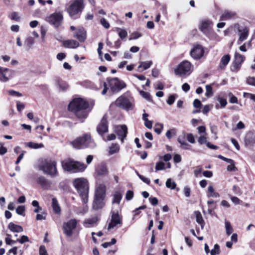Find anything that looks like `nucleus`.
<instances>
[{
	"label": "nucleus",
	"instance_id": "nucleus-30",
	"mask_svg": "<svg viewBox=\"0 0 255 255\" xmlns=\"http://www.w3.org/2000/svg\"><path fill=\"white\" fill-rule=\"evenodd\" d=\"M97 221V218L94 217L90 219L85 220L83 223L84 226L86 228H89L91 226L96 223Z\"/></svg>",
	"mask_w": 255,
	"mask_h": 255
},
{
	"label": "nucleus",
	"instance_id": "nucleus-17",
	"mask_svg": "<svg viewBox=\"0 0 255 255\" xmlns=\"http://www.w3.org/2000/svg\"><path fill=\"white\" fill-rule=\"evenodd\" d=\"M115 131L119 136V138L121 139L122 142H124V138L126 137L128 133V129L125 125L118 126L115 128Z\"/></svg>",
	"mask_w": 255,
	"mask_h": 255
},
{
	"label": "nucleus",
	"instance_id": "nucleus-56",
	"mask_svg": "<svg viewBox=\"0 0 255 255\" xmlns=\"http://www.w3.org/2000/svg\"><path fill=\"white\" fill-rule=\"evenodd\" d=\"M198 142L200 144H207V142H208L207 137L204 135L200 136L198 139Z\"/></svg>",
	"mask_w": 255,
	"mask_h": 255
},
{
	"label": "nucleus",
	"instance_id": "nucleus-21",
	"mask_svg": "<svg viewBox=\"0 0 255 255\" xmlns=\"http://www.w3.org/2000/svg\"><path fill=\"white\" fill-rule=\"evenodd\" d=\"M63 45L65 48L74 49L79 46V43L75 40L69 39L64 41Z\"/></svg>",
	"mask_w": 255,
	"mask_h": 255
},
{
	"label": "nucleus",
	"instance_id": "nucleus-53",
	"mask_svg": "<svg viewBox=\"0 0 255 255\" xmlns=\"http://www.w3.org/2000/svg\"><path fill=\"white\" fill-rule=\"evenodd\" d=\"M10 18L12 20H15V21H19L20 19V17L19 16V14L16 12H13L11 13L10 15Z\"/></svg>",
	"mask_w": 255,
	"mask_h": 255
},
{
	"label": "nucleus",
	"instance_id": "nucleus-46",
	"mask_svg": "<svg viewBox=\"0 0 255 255\" xmlns=\"http://www.w3.org/2000/svg\"><path fill=\"white\" fill-rule=\"evenodd\" d=\"M25 211V207L23 206H19L16 209V212L19 215L24 216V212Z\"/></svg>",
	"mask_w": 255,
	"mask_h": 255
},
{
	"label": "nucleus",
	"instance_id": "nucleus-45",
	"mask_svg": "<svg viewBox=\"0 0 255 255\" xmlns=\"http://www.w3.org/2000/svg\"><path fill=\"white\" fill-rule=\"evenodd\" d=\"M211 255H216L220 253V248L218 245L215 244L214 249H212L210 252Z\"/></svg>",
	"mask_w": 255,
	"mask_h": 255
},
{
	"label": "nucleus",
	"instance_id": "nucleus-49",
	"mask_svg": "<svg viewBox=\"0 0 255 255\" xmlns=\"http://www.w3.org/2000/svg\"><path fill=\"white\" fill-rule=\"evenodd\" d=\"M165 168V164L163 162H158L156 163L155 166L156 171L161 170L164 169Z\"/></svg>",
	"mask_w": 255,
	"mask_h": 255
},
{
	"label": "nucleus",
	"instance_id": "nucleus-5",
	"mask_svg": "<svg viewBox=\"0 0 255 255\" xmlns=\"http://www.w3.org/2000/svg\"><path fill=\"white\" fill-rule=\"evenodd\" d=\"M83 8V0H75L67 8V11L71 18L76 19L80 16Z\"/></svg>",
	"mask_w": 255,
	"mask_h": 255
},
{
	"label": "nucleus",
	"instance_id": "nucleus-7",
	"mask_svg": "<svg viewBox=\"0 0 255 255\" xmlns=\"http://www.w3.org/2000/svg\"><path fill=\"white\" fill-rule=\"evenodd\" d=\"M191 72V64L187 60L181 62L174 70L175 74L180 76L189 75Z\"/></svg>",
	"mask_w": 255,
	"mask_h": 255
},
{
	"label": "nucleus",
	"instance_id": "nucleus-12",
	"mask_svg": "<svg viewBox=\"0 0 255 255\" xmlns=\"http://www.w3.org/2000/svg\"><path fill=\"white\" fill-rule=\"evenodd\" d=\"M115 105L127 111L132 110L133 108L132 102L125 95L119 97L116 100Z\"/></svg>",
	"mask_w": 255,
	"mask_h": 255
},
{
	"label": "nucleus",
	"instance_id": "nucleus-60",
	"mask_svg": "<svg viewBox=\"0 0 255 255\" xmlns=\"http://www.w3.org/2000/svg\"><path fill=\"white\" fill-rule=\"evenodd\" d=\"M46 213L42 212L41 214H38L36 215V219L37 220H45L46 219Z\"/></svg>",
	"mask_w": 255,
	"mask_h": 255
},
{
	"label": "nucleus",
	"instance_id": "nucleus-1",
	"mask_svg": "<svg viewBox=\"0 0 255 255\" xmlns=\"http://www.w3.org/2000/svg\"><path fill=\"white\" fill-rule=\"evenodd\" d=\"M89 104L81 98L73 100L68 105L69 111L74 113L79 119H85L87 117L91 109L88 110Z\"/></svg>",
	"mask_w": 255,
	"mask_h": 255
},
{
	"label": "nucleus",
	"instance_id": "nucleus-31",
	"mask_svg": "<svg viewBox=\"0 0 255 255\" xmlns=\"http://www.w3.org/2000/svg\"><path fill=\"white\" fill-rule=\"evenodd\" d=\"M217 100L219 101L220 105H219L218 104H217L215 106V108L217 110H218V109H219L220 108H224L227 105V101L226 99L219 96L217 98Z\"/></svg>",
	"mask_w": 255,
	"mask_h": 255
},
{
	"label": "nucleus",
	"instance_id": "nucleus-42",
	"mask_svg": "<svg viewBox=\"0 0 255 255\" xmlns=\"http://www.w3.org/2000/svg\"><path fill=\"white\" fill-rule=\"evenodd\" d=\"M163 125L162 124L156 123L155 125L154 131L157 134H160L163 129Z\"/></svg>",
	"mask_w": 255,
	"mask_h": 255
},
{
	"label": "nucleus",
	"instance_id": "nucleus-20",
	"mask_svg": "<svg viewBox=\"0 0 255 255\" xmlns=\"http://www.w3.org/2000/svg\"><path fill=\"white\" fill-rule=\"evenodd\" d=\"M106 185L99 184L97 185L95 191V196L105 198L106 195Z\"/></svg>",
	"mask_w": 255,
	"mask_h": 255
},
{
	"label": "nucleus",
	"instance_id": "nucleus-9",
	"mask_svg": "<svg viewBox=\"0 0 255 255\" xmlns=\"http://www.w3.org/2000/svg\"><path fill=\"white\" fill-rule=\"evenodd\" d=\"M78 221L76 219H70L63 225L64 233L66 236L71 237L76 229Z\"/></svg>",
	"mask_w": 255,
	"mask_h": 255
},
{
	"label": "nucleus",
	"instance_id": "nucleus-29",
	"mask_svg": "<svg viewBox=\"0 0 255 255\" xmlns=\"http://www.w3.org/2000/svg\"><path fill=\"white\" fill-rule=\"evenodd\" d=\"M52 207L54 212L57 214L61 213V208L56 198H53L52 200Z\"/></svg>",
	"mask_w": 255,
	"mask_h": 255
},
{
	"label": "nucleus",
	"instance_id": "nucleus-6",
	"mask_svg": "<svg viewBox=\"0 0 255 255\" xmlns=\"http://www.w3.org/2000/svg\"><path fill=\"white\" fill-rule=\"evenodd\" d=\"M107 80L109 84L110 90L113 93L119 92L127 86L126 84L123 80H121L117 77L108 78Z\"/></svg>",
	"mask_w": 255,
	"mask_h": 255
},
{
	"label": "nucleus",
	"instance_id": "nucleus-54",
	"mask_svg": "<svg viewBox=\"0 0 255 255\" xmlns=\"http://www.w3.org/2000/svg\"><path fill=\"white\" fill-rule=\"evenodd\" d=\"M247 83L252 86H255V77H249L247 79Z\"/></svg>",
	"mask_w": 255,
	"mask_h": 255
},
{
	"label": "nucleus",
	"instance_id": "nucleus-47",
	"mask_svg": "<svg viewBox=\"0 0 255 255\" xmlns=\"http://www.w3.org/2000/svg\"><path fill=\"white\" fill-rule=\"evenodd\" d=\"M118 29L120 30L119 32V35L120 37L122 39L125 38L128 35L127 31L125 29H122L120 28H119Z\"/></svg>",
	"mask_w": 255,
	"mask_h": 255
},
{
	"label": "nucleus",
	"instance_id": "nucleus-38",
	"mask_svg": "<svg viewBox=\"0 0 255 255\" xmlns=\"http://www.w3.org/2000/svg\"><path fill=\"white\" fill-rule=\"evenodd\" d=\"M152 64V62L151 61L141 62H140V65L138 66V68L143 67V70H145L148 69Z\"/></svg>",
	"mask_w": 255,
	"mask_h": 255
},
{
	"label": "nucleus",
	"instance_id": "nucleus-13",
	"mask_svg": "<svg viewBox=\"0 0 255 255\" xmlns=\"http://www.w3.org/2000/svg\"><path fill=\"white\" fill-rule=\"evenodd\" d=\"M235 28L237 30L239 36L237 43L241 44L242 42L246 40L248 37L249 29L246 26H241L239 24H235Z\"/></svg>",
	"mask_w": 255,
	"mask_h": 255
},
{
	"label": "nucleus",
	"instance_id": "nucleus-64",
	"mask_svg": "<svg viewBox=\"0 0 255 255\" xmlns=\"http://www.w3.org/2000/svg\"><path fill=\"white\" fill-rule=\"evenodd\" d=\"M8 93L9 95H12V96H17V97H20V96H22V94L18 92H17V91H15L14 90H9L8 91Z\"/></svg>",
	"mask_w": 255,
	"mask_h": 255
},
{
	"label": "nucleus",
	"instance_id": "nucleus-23",
	"mask_svg": "<svg viewBox=\"0 0 255 255\" xmlns=\"http://www.w3.org/2000/svg\"><path fill=\"white\" fill-rule=\"evenodd\" d=\"M104 197H96L93 202V208L96 210L102 208L104 206Z\"/></svg>",
	"mask_w": 255,
	"mask_h": 255
},
{
	"label": "nucleus",
	"instance_id": "nucleus-19",
	"mask_svg": "<svg viewBox=\"0 0 255 255\" xmlns=\"http://www.w3.org/2000/svg\"><path fill=\"white\" fill-rule=\"evenodd\" d=\"M95 173L97 176H104L108 174L107 166L104 164L98 165L96 168Z\"/></svg>",
	"mask_w": 255,
	"mask_h": 255
},
{
	"label": "nucleus",
	"instance_id": "nucleus-55",
	"mask_svg": "<svg viewBox=\"0 0 255 255\" xmlns=\"http://www.w3.org/2000/svg\"><path fill=\"white\" fill-rule=\"evenodd\" d=\"M100 22L101 24L106 28H109L110 27V24L108 21L105 18H102L101 19Z\"/></svg>",
	"mask_w": 255,
	"mask_h": 255
},
{
	"label": "nucleus",
	"instance_id": "nucleus-61",
	"mask_svg": "<svg viewBox=\"0 0 255 255\" xmlns=\"http://www.w3.org/2000/svg\"><path fill=\"white\" fill-rule=\"evenodd\" d=\"M133 196V192L132 191L128 190L127 192L126 198L127 200H130Z\"/></svg>",
	"mask_w": 255,
	"mask_h": 255
},
{
	"label": "nucleus",
	"instance_id": "nucleus-33",
	"mask_svg": "<svg viewBox=\"0 0 255 255\" xmlns=\"http://www.w3.org/2000/svg\"><path fill=\"white\" fill-rule=\"evenodd\" d=\"M207 196L209 197L218 198L220 195L218 193L215 192L213 187L212 186H209L208 188Z\"/></svg>",
	"mask_w": 255,
	"mask_h": 255
},
{
	"label": "nucleus",
	"instance_id": "nucleus-39",
	"mask_svg": "<svg viewBox=\"0 0 255 255\" xmlns=\"http://www.w3.org/2000/svg\"><path fill=\"white\" fill-rule=\"evenodd\" d=\"M178 142L184 147L187 149H189V144L185 141L183 137H179L177 139Z\"/></svg>",
	"mask_w": 255,
	"mask_h": 255
},
{
	"label": "nucleus",
	"instance_id": "nucleus-11",
	"mask_svg": "<svg viewBox=\"0 0 255 255\" xmlns=\"http://www.w3.org/2000/svg\"><path fill=\"white\" fill-rule=\"evenodd\" d=\"M63 19L62 12H55L46 18V20L55 27H59Z\"/></svg>",
	"mask_w": 255,
	"mask_h": 255
},
{
	"label": "nucleus",
	"instance_id": "nucleus-27",
	"mask_svg": "<svg viewBox=\"0 0 255 255\" xmlns=\"http://www.w3.org/2000/svg\"><path fill=\"white\" fill-rule=\"evenodd\" d=\"M8 229L13 232L20 233L23 232V228L19 225L10 223L8 226Z\"/></svg>",
	"mask_w": 255,
	"mask_h": 255
},
{
	"label": "nucleus",
	"instance_id": "nucleus-24",
	"mask_svg": "<svg viewBox=\"0 0 255 255\" xmlns=\"http://www.w3.org/2000/svg\"><path fill=\"white\" fill-rule=\"evenodd\" d=\"M34 42L35 40L32 37L29 36L27 37L24 42L23 48L26 51L29 50L32 48Z\"/></svg>",
	"mask_w": 255,
	"mask_h": 255
},
{
	"label": "nucleus",
	"instance_id": "nucleus-8",
	"mask_svg": "<svg viewBox=\"0 0 255 255\" xmlns=\"http://www.w3.org/2000/svg\"><path fill=\"white\" fill-rule=\"evenodd\" d=\"M56 165V163L54 161H46L40 167V169L42 170L46 174H49L51 176H54L57 173Z\"/></svg>",
	"mask_w": 255,
	"mask_h": 255
},
{
	"label": "nucleus",
	"instance_id": "nucleus-16",
	"mask_svg": "<svg viewBox=\"0 0 255 255\" xmlns=\"http://www.w3.org/2000/svg\"><path fill=\"white\" fill-rule=\"evenodd\" d=\"M97 130L100 135H102L108 131V126L106 115H104L102 118L100 124L97 127Z\"/></svg>",
	"mask_w": 255,
	"mask_h": 255
},
{
	"label": "nucleus",
	"instance_id": "nucleus-63",
	"mask_svg": "<svg viewBox=\"0 0 255 255\" xmlns=\"http://www.w3.org/2000/svg\"><path fill=\"white\" fill-rule=\"evenodd\" d=\"M39 255H48L45 247L44 246H41L39 248Z\"/></svg>",
	"mask_w": 255,
	"mask_h": 255
},
{
	"label": "nucleus",
	"instance_id": "nucleus-4",
	"mask_svg": "<svg viewBox=\"0 0 255 255\" xmlns=\"http://www.w3.org/2000/svg\"><path fill=\"white\" fill-rule=\"evenodd\" d=\"M73 147L76 149L85 148H93L96 146L95 142L91 139L90 135L86 134L79 137L71 142Z\"/></svg>",
	"mask_w": 255,
	"mask_h": 255
},
{
	"label": "nucleus",
	"instance_id": "nucleus-3",
	"mask_svg": "<svg viewBox=\"0 0 255 255\" xmlns=\"http://www.w3.org/2000/svg\"><path fill=\"white\" fill-rule=\"evenodd\" d=\"M61 164L64 171L71 173L82 172L87 168V166L84 163L74 161L70 158L63 160Z\"/></svg>",
	"mask_w": 255,
	"mask_h": 255
},
{
	"label": "nucleus",
	"instance_id": "nucleus-2",
	"mask_svg": "<svg viewBox=\"0 0 255 255\" xmlns=\"http://www.w3.org/2000/svg\"><path fill=\"white\" fill-rule=\"evenodd\" d=\"M74 185L78 191L83 202L86 204L88 201L89 190L87 180L84 178H76L74 181Z\"/></svg>",
	"mask_w": 255,
	"mask_h": 255
},
{
	"label": "nucleus",
	"instance_id": "nucleus-14",
	"mask_svg": "<svg viewBox=\"0 0 255 255\" xmlns=\"http://www.w3.org/2000/svg\"><path fill=\"white\" fill-rule=\"evenodd\" d=\"M204 53V48L200 45L194 46L190 51V55L194 59H200L203 56Z\"/></svg>",
	"mask_w": 255,
	"mask_h": 255
},
{
	"label": "nucleus",
	"instance_id": "nucleus-50",
	"mask_svg": "<svg viewBox=\"0 0 255 255\" xmlns=\"http://www.w3.org/2000/svg\"><path fill=\"white\" fill-rule=\"evenodd\" d=\"M176 134V130L175 129H171L167 131L166 133V136L170 139L172 135H175Z\"/></svg>",
	"mask_w": 255,
	"mask_h": 255
},
{
	"label": "nucleus",
	"instance_id": "nucleus-40",
	"mask_svg": "<svg viewBox=\"0 0 255 255\" xmlns=\"http://www.w3.org/2000/svg\"><path fill=\"white\" fill-rule=\"evenodd\" d=\"M28 146L31 148L37 149L43 147V144L42 143H37L33 142H29L27 143Z\"/></svg>",
	"mask_w": 255,
	"mask_h": 255
},
{
	"label": "nucleus",
	"instance_id": "nucleus-41",
	"mask_svg": "<svg viewBox=\"0 0 255 255\" xmlns=\"http://www.w3.org/2000/svg\"><path fill=\"white\" fill-rule=\"evenodd\" d=\"M122 199V195L119 192H117L114 196V199L113 200V203H117L119 204Z\"/></svg>",
	"mask_w": 255,
	"mask_h": 255
},
{
	"label": "nucleus",
	"instance_id": "nucleus-57",
	"mask_svg": "<svg viewBox=\"0 0 255 255\" xmlns=\"http://www.w3.org/2000/svg\"><path fill=\"white\" fill-rule=\"evenodd\" d=\"M136 174L137 175H138V176L139 177V178L143 181L144 182V183L147 184H149L150 182V180L148 178H146L145 177H144L142 175H141L140 174H139L137 172H136Z\"/></svg>",
	"mask_w": 255,
	"mask_h": 255
},
{
	"label": "nucleus",
	"instance_id": "nucleus-32",
	"mask_svg": "<svg viewBox=\"0 0 255 255\" xmlns=\"http://www.w3.org/2000/svg\"><path fill=\"white\" fill-rule=\"evenodd\" d=\"M195 214L196 215V222L201 225V228L203 229L204 222L201 213L199 211H196L195 212Z\"/></svg>",
	"mask_w": 255,
	"mask_h": 255
},
{
	"label": "nucleus",
	"instance_id": "nucleus-35",
	"mask_svg": "<svg viewBox=\"0 0 255 255\" xmlns=\"http://www.w3.org/2000/svg\"><path fill=\"white\" fill-rule=\"evenodd\" d=\"M225 229H226V234L228 236H230L233 232V227H232L230 222L226 220L225 222Z\"/></svg>",
	"mask_w": 255,
	"mask_h": 255
},
{
	"label": "nucleus",
	"instance_id": "nucleus-37",
	"mask_svg": "<svg viewBox=\"0 0 255 255\" xmlns=\"http://www.w3.org/2000/svg\"><path fill=\"white\" fill-rule=\"evenodd\" d=\"M245 57L244 56L240 54L239 53L236 52L235 54V60L234 61L237 63L242 64L244 61Z\"/></svg>",
	"mask_w": 255,
	"mask_h": 255
},
{
	"label": "nucleus",
	"instance_id": "nucleus-62",
	"mask_svg": "<svg viewBox=\"0 0 255 255\" xmlns=\"http://www.w3.org/2000/svg\"><path fill=\"white\" fill-rule=\"evenodd\" d=\"M187 139L191 143H194L195 142L194 137L192 133H187Z\"/></svg>",
	"mask_w": 255,
	"mask_h": 255
},
{
	"label": "nucleus",
	"instance_id": "nucleus-26",
	"mask_svg": "<svg viewBox=\"0 0 255 255\" xmlns=\"http://www.w3.org/2000/svg\"><path fill=\"white\" fill-rule=\"evenodd\" d=\"M8 69L0 67V80L3 82H6L9 79L7 75Z\"/></svg>",
	"mask_w": 255,
	"mask_h": 255
},
{
	"label": "nucleus",
	"instance_id": "nucleus-36",
	"mask_svg": "<svg viewBox=\"0 0 255 255\" xmlns=\"http://www.w3.org/2000/svg\"><path fill=\"white\" fill-rule=\"evenodd\" d=\"M165 184L167 188L171 190L175 189L176 187V183L172 181L170 178H169L167 180Z\"/></svg>",
	"mask_w": 255,
	"mask_h": 255
},
{
	"label": "nucleus",
	"instance_id": "nucleus-18",
	"mask_svg": "<svg viewBox=\"0 0 255 255\" xmlns=\"http://www.w3.org/2000/svg\"><path fill=\"white\" fill-rule=\"evenodd\" d=\"M245 144L246 146H253L255 144V135L252 131H249L245 137Z\"/></svg>",
	"mask_w": 255,
	"mask_h": 255
},
{
	"label": "nucleus",
	"instance_id": "nucleus-22",
	"mask_svg": "<svg viewBox=\"0 0 255 255\" xmlns=\"http://www.w3.org/2000/svg\"><path fill=\"white\" fill-rule=\"evenodd\" d=\"M236 13L234 11L226 10H225L220 17V20L224 21L230 19L235 16Z\"/></svg>",
	"mask_w": 255,
	"mask_h": 255
},
{
	"label": "nucleus",
	"instance_id": "nucleus-28",
	"mask_svg": "<svg viewBox=\"0 0 255 255\" xmlns=\"http://www.w3.org/2000/svg\"><path fill=\"white\" fill-rule=\"evenodd\" d=\"M210 24L211 22L209 20L202 21L200 26V29L205 33L207 32Z\"/></svg>",
	"mask_w": 255,
	"mask_h": 255
},
{
	"label": "nucleus",
	"instance_id": "nucleus-48",
	"mask_svg": "<svg viewBox=\"0 0 255 255\" xmlns=\"http://www.w3.org/2000/svg\"><path fill=\"white\" fill-rule=\"evenodd\" d=\"M230 164L227 168V169L229 171H235L237 170V168L235 166L234 161L232 160V162H229Z\"/></svg>",
	"mask_w": 255,
	"mask_h": 255
},
{
	"label": "nucleus",
	"instance_id": "nucleus-43",
	"mask_svg": "<svg viewBox=\"0 0 255 255\" xmlns=\"http://www.w3.org/2000/svg\"><path fill=\"white\" fill-rule=\"evenodd\" d=\"M241 65L242 64L237 63L234 61L231 67V69L232 71L237 72L240 70Z\"/></svg>",
	"mask_w": 255,
	"mask_h": 255
},
{
	"label": "nucleus",
	"instance_id": "nucleus-34",
	"mask_svg": "<svg viewBox=\"0 0 255 255\" xmlns=\"http://www.w3.org/2000/svg\"><path fill=\"white\" fill-rule=\"evenodd\" d=\"M120 146L117 143H113L109 148V154L112 155L119 152Z\"/></svg>",
	"mask_w": 255,
	"mask_h": 255
},
{
	"label": "nucleus",
	"instance_id": "nucleus-10",
	"mask_svg": "<svg viewBox=\"0 0 255 255\" xmlns=\"http://www.w3.org/2000/svg\"><path fill=\"white\" fill-rule=\"evenodd\" d=\"M122 225V218L118 211H111V219L108 225V229L111 230L114 228H119Z\"/></svg>",
	"mask_w": 255,
	"mask_h": 255
},
{
	"label": "nucleus",
	"instance_id": "nucleus-59",
	"mask_svg": "<svg viewBox=\"0 0 255 255\" xmlns=\"http://www.w3.org/2000/svg\"><path fill=\"white\" fill-rule=\"evenodd\" d=\"M57 84L59 87V90L60 91H64L67 89L68 86L65 83H61L59 81Z\"/></svg>",
	"mask_w": 255,
	"mask_h": 255
},
{
	"label": "nucleus",
	"instance_id": "nucleus-51",
	"mask_svg": "<svg viewBox=\"0 0 255 255\" xmlns=\"http://www.w3.org/2000/svg\"><path fill=\"white\" fill-rule=\"evenodd\" d=\"M229 96L230 97V102L232 104L238 103V100L236 97L233 95V94L230 92L229 94Z\"/></svg>",
	"mask_w": 255,
	"mask_h": 255
},
{
	"label": "nucleus",
	"instance_id": "nucleus-58",
	"mask_svg": "<svg viewBox=\"0 0 255 255\" xmlns=\"http://www.w3.org/2000/svg\"><path fill=\"white\" fill-rule=\"evenodd\" d=\"M146 208V205H143L141 206H140L138 208H136L133 211V216L135 217L137 215H138L139 214V212H138V210H143L145 209Z\"/></svg>",
	"mask_w": 255,
	"mask_h": 255
},
{
	"label": "nucleus",
	"instance_id": "nucleus-52",
	"mask_svg": "<svg viewBox=\"0 0 255 255\" xmlns=\"http://www.w3.org/2000/svg\"><path fill=\"white\" fill-rule=\"evenodd\" d=\"M183 192L185 197H189L190 196V188L188 186H185L183 188Z\"/></svg>",
	"mask_w": 255,
	"mask_h": 255
},
{
	"label": "nucleus",
	"instance_id": "nucleus-44",
	"mask_svg": "<svg viewBox=\"0 0 255 255\" xmlns=\"http://www.w3.org/2000/svg\"><path fill=\"white\" fill-rule=\"evenodd\" d=\"M206 92L205 93V95L207 97H210L213 95V91H212V87L210 85H207L206 86Z\"/></svg>",
	"mask_w": 255,
	"mask_h": 255
},
{
	"label": "nucleus",
	"instance_id": "nucleus-25",
	"mask_svg": "<svg viewBox=\"0 0 255 255\" xmlns=\"http://www.w3.org/2000/svg\"><path fill=\"white\" fill-rule=\"evenodd\" d=\"M231 59V57L229 54L224 55L221 59L219 64V68L221 69H224Z\"/></svg>",
	"mask_w": 255,
	"mask_h": 255
},
{
	"label": "nucleus",
	"instance_id": "nucleus-15",
	"mask_svg": "<svg viewBox=\"0 0 255 255\" xmlns=\"http://www.w3.org/2000/svg\"><path fill=\"white\" fill-rule=\"evenodd\" d=\"M73 37L80 42H84L87 39V32L83 27H78L73 34Z\"/></svg>",
	"mask_w": 255,
	"mask_h": 255
}]
</instances>
